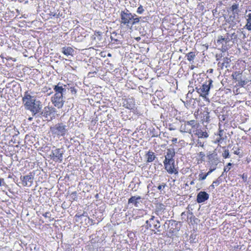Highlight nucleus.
<instances>
[{
  "label": "nucleus",
  "mask_w": 251,
  "mask_h": 251,
  "mask_svg": "<svg viewBox=\"0 0 251 251\" xmlns=\"http://www.w3.org/2000/svg\"><path fill=\"white\" fill-rule=\"evenodd\" d=\"M22 101L25 109L30 111L33 116L37 117L42 108V102L25 92L23 97Z\"/></svg>",
  "instance_id": "obj_1"
},
{
  "label": "nucleus",
  "mask_w": 251,
  "mask_h": 251,
  "mask_svg": "<svg viewBox=\"0 0 251 251\" xmlns=\"http://www.w3.org/2000/svg\"><path fill=\"white\" fill-rule=\"evenodd\" d=\"M120 18L121 24L127 27H132L133 25L139 23L141 19V17H138L135 14H132L126 8L121 12Z\"/></svg>",
  "instance_id": "obj_2"
},
{
  "label": "nucleus",
  "mask_w": 251,
  "mask_h": 251,
  "mask_svg": "<svg viewBox=\"0 0 251 251\" xmlns=\"http://www.w3.org/2000/svg\"><path fill=\"white\" fill-rule=\"evenodd\" d=\"M205 80L201 83V85L196 86L195 90L202 97H206L208 95L209 90L211 87H213V80L209 78L208 76L205 77Z\"/></svg>",
  "instance_id": "obj_3"
},
{
  "label": "nucleus",
  "mask_w": 251,
  "mask_h": 251,
  "mask_svg": "<svg viewBox=\"0 0 251 251\" xmlns=\"http://www.w3.org/2000/svg\"><path fill=\"white\" fill-rule=\"evenodd\" d=\"M56 112V109L52 106H45L39 112L37 117L43 118L46 121H50L55 117V113Z\"/></svg>",
  "instance_id": "obj_4"
},
{
  "label": "nucleus",
  "mask_w": 251,
  "mask_h": 251,
  "mask_svg": "<svg viewBox=\"0 0 251 251\" xmlns=\"http://www.w3.org/2000/svg\"><path fill=\"white\" fill-rule=\"evenodd\" d=\"M180 225L179 223L175 220H168L167 236L169 238H173L174 236H176L180 229Z\"/></svg>",
  "instance_id": "obj_5"
},
{
  "label": "nucleus",
  "mask_w": 251,
  "mask_h": 251,
  "mask_svg": "<svg viewBox=\"0 0 251 251\" xmlns=\"http://www.w3.org/2000/svg\"><path fill=\"white\" fill-rule=\"evenodd\" d=\"M66 126L62 123H58L50 127V130L52 134L57 136H64L68 130Z\"/></svg>",
  "instance_id": "obj_6"
},
{
  "label": "nucleus",
  "mask_w": 251,
  "mask_h": 251,
  "mask_svg": "<svg viewBox=\"0 0 251 251\" xmlns=\"http://www.w3.org/2000/svg\"><path fill=\"white\" fill-rule=\"evenodd\" d=\"M53 149L50 154L51 159L55 162H62L63 159V155L65 152L64 149L63 148H56L55 147Z\"/></svg>",
  "instance_id": "obj_7"
},
{
  "label": "nucleus",
  "mask_w": 251,
  "mask_h": 251,
  "mask_svg": "<svg viewBox=\"0 0 251 251\" xmlns=\"http://www.w3.org/2000/svg\"><path fill=\"white\" fill-rule=\"evenodd\" d=\"M207 158L208 159V164L212 167H216L221 162L220 158L218 157L217 152L215 150L212 152L209 151L207 153Z\"/></svg>",
  "instance_id": "obj_8"
},
{
  "label": "nucleus",
  "mask_w": 251,
  "mask_h": 251,
  "mask_svg": "<svg viewBox=\"0 0 251 251\" xmlns=\"http://www.w3.org/2000/svg\"><path fill=\"white\" fill-rule=\"evenodd\" d=\"M53 90L55 91L54 95L65 97L67 92L69 91V86L59 82L53 86Z\"/></svg>",
  "instance_id": "obj_9"
},
{
  "label": "nucleus",
  "mask_w": 251,
  "mask_h": 251,
  "mask_svg": "<svg viewBox=\"0 0 251 251\" xmlns=\"http://www.w3.org/2000/svg\"><path fill=\"white\" fill-rule=\"evenodd\" d=\"M65 97L54 95L51 99V101L53 105L58 108H61L65 101Z\"/></svg>",
  "instance_id": "obj_10"
},
{
  "label": "nucleus",
  "mask_w": 251,
  "mask_h": 251,
  "mask_svg": "<svg viewBox=\"0 0 251 251\" xmlns=\"http://www.w3.org/2000/svg\"><path fill=\"white\" fill-rule=\"evenodd\" d=\"M163 163L165 169L169 174H175L176 175L178 174V172L175 167V160H172V162H171L170 161H168V160H167V162L164 161Z\"/></svg>",
  "instance_id": "obj_11"
},
{
  "label": "nucleus",
  "mask_w": 251,
  "mask_h": 251,
  "mask_svg": "<svg viewBox=\"0 0 251 251\" xmlns=\"http://www.w3.org/2000/svg\"><path fill=\"white\" fill-rule=\"evenodd\" d=\"M238 19V15H235L231 14L227 19L225 17L226 22L229 25V28L232 29H234L237 26V24L239 22Z\"/></svg>",
  "instance_id": "obj_12"
},
{
  "label": "nucleus",
  "mask_w": 251,
  "mask_h": 251,
  "mask_svg": "<svg viewBox=\"0 0 251 251\" xmlns=\"http://www.w3.org/2000/svg\"><path fill=\"white\" fill-rule=\"evenodd\" d=\"M33 179L34 176L32 173H30L29 175L25 176H21L20 177V179L24 186H31L33 183Z\"/></svg>",
  "instance_id": "obj_13"
},
{
  "label": "nucleus",
  "mask_w": 251,
  "mask_h": 251,
  "mask_svg": "<svg viewBox=\"0 0 251 251\" xmlns=\"http://www.w3.org/2000/svg\"><path fill=\"white\" fill-rule=\"evenodd\" d=\"M197 121L196 120H190L189 121H185L184 124L181 126V128H182L185 132H190L191 131V129L190 127L196 128L197 127Z\"/></svg>",
  "instance_id": "obj_14"
},
{
  "label": "nucleus",
  "mask_w": 251,
  "mask_h": 251,
  "mask_svg": "<svg viewBox=\"0 0 251 251\" xmlns=\"http://www.w3.org/2000/svg\"><path fill=\"white\" fill-rule=\"evenodd\" d=\"M149 223H151V228L153 227L154 229H156L157 232L160 233L161 232L160 222L157 218H155L154 216H151L150 219Z\"/></svg>",
  "instance_id": "obj_15"
},
{
  "label": "nucleus",
  "mask_w": 251,
  "mask_h": 251,
  "mask_svg": "<svg viewBox=\"0 0 251 251\" xmlns=\"http://www.w3.org/2000/svg\"><path fill=\"white\" fill-rule=\"evenodd\" d=\"M209 197V194L205 191H201L197 196V202L199 203H202L207 201Z\"/></svg>",
  "instance_id": "obj_16"
},
{
  "label": "nucleus",
  "mask_w": 251,
  "mask_h": 251,
  "mask_svg": "<svg viewBox=\"0 0 251 251\" xmlns=\"http://www.w3.org/2000/svg\"><path fill=\"white\" fill-rule=\"evenodd\" d=\"M175 155V150L173 148L168 149L167 150V154L165 155V162H167V160L168 161L172 162V160H175L174 159V157Z\"/></svg>",
  "instance_id": "obj_17"
},
{
  "label": "nucleus",
  "mask_w": 251,
  "mask_h": 251,
  "mask_svg": "<svg viewBox=\"0 0 251 251\" xmlns=\"http://www.w3.org/2000/svg\"><path fill=\"white\" fill-rule=\"evenodd\" d=\"M141 199L140 196H132L130 197L128 201V204L132 203L136 207L138 206L139 203V200Z\"/></svg>",
  "instance_id": "obj_18"
},
{
  "label": "nucleus",
  "mask_w": 251,
  "mask_h": 251,
  "mask_svg": "<svg viewBox=\"0 0 251 251\" xmlns=\"http://www.w3.org/2000/svg\"><path fill=\"white\" fill-rule=\"evenodd\" d=\"M62 52L66 56L73 55L74 50L70 47H64L61 49Z\"/></svg>",
  "instance_id": "obj_19"
},
{
  "label": "nucleus",
  "mask_w": 251,
  "mask_h": 251,
  "mask_svg": "<svg viewBox=\"0 0 251 251\" xmlns=\"http://www.w3.org/2000/svg\"><path fill=\"white\" fill-rule=\"evenodd\" d=\"M166 209V206L163 203H159L156 205L155 213L157 215H161Z\"/></svg>",
  "instance_id": "obj_20"
},
{
  "label": "nucleus",
  "mask_w": 251,
  "mask_h": 251,
  "mask_svg": "<svg viewBox=\"0 0 251 251\" xmlns=\"http://www.w3.org/2000/svg\"><path fill=\"white\" fill-rule=\"evenodd\" d=\"M199 138H207L208 134L206 131H203L201 129H197L195 133Z\"/></svg>",
  "instance_id": "obj_21"
},
{
  "label": "nucleus",
  "mask_w": 251,
  "mask_h": 251,
  "mask_svg": "<svg viewBox=\"0 0 251 251\" xmlns=\"http://www.w3.org/2000/svg\"><path fill=\"white\" fill-rule=\"evenodd\" d=\"M91 38L93 40L101 41L102 39L101 32L100 31H96L94 35H93Z\"/></svg>",
  "instance_id": "obj_22"
},
{
  "label": "nucleus",
  "mask_w": 251,
  "mask_h": 251,
  "mask_svg": "<svg viewBox=\"0 0 251 251\" xmlns=\"http://www.w3.org/2000/svg\"><path fill=\"white\" fill-rule=\"evenodd\" d=\"M230 10L232 12L231 15H238L239 13L238 4H233L229 8Z\"/></svg>",
  "instance_id": "obj_23"
},
{
  "label": "nucleus",
  "mask_w": 251,
  "mask_h": 251,
  "mask_svg": "<svg viewBox=\"0 0 251 251\" xmlns=\"http://www.w3.org/2000/svg\"><path fill=\"white\" fill-rule=\"evenodd\" d=\"M146 156H147V162H152L156 158L154 153L152 151H148L146 154Z\"/></svg>",
  "instance_id": "obj_24"
},
{
  "label": "nucleus",
  "mask_w": 251,
  "mask_h": 251,
  "mask_svg": "<svg viewBox=\"0 0 251 251\" xmlns=\"http://www.w3.org/2000/svg\"><path fill=\"white\" fill-rule=\"evenodd\" d=\"M247 23L245 25V28L248 30H251V13L247 15Z\"/></svg>",
  "instance_id": "obj_25"
},
{
  "label": "nucleus",
  "mask_w": 251,
  "mask_h": 251,
  "mask_svg": "<svg viewBox=\"0 0 251 251\" xmlns=\"http://www.w3.org/2000/svg\"><path fill=\"white\" fill-rule=\"evenodd\" d=\"M222 182V178L221 177H218V178L215 181H214L212 184L209 186V188L211 189H214L215 188V186L219 185Z\"/></svg>",
  "instance_id": "obj_26"
},
{
  "label": "nucleus",
  "mask_w": 251,
  "mask_h": 251,
  "mask_svg": "<svg viewBox=\"0 0 251 251\" xmlns=\"http://www.w3.org/2000/svg\"><path fill=\"white\" fill-rule=\"evenodd\" d=\"M196 56L195 53L194 52H190L186 54V57H187V59L189 61H193L194 59Z\"/></svg>",
  "instance_id": "obj_27"
},
{
  "label": "nucleus",
  "mask_w": 251,
  "mask_h": 251,
  "mask_svg": "<svg viewBox=\"0 0 251 251\" xmlns=\"http://www.w3.org/2000/svg\"><path fill=\"white\" fill-rule=\"evenodd\" d=\"M232 76L233 79L237 81L241 77V74L240 73L239 71H236L233 73V74L232 75Z\"/></svg>",
  "instance_id": "obj_28"
},
{
  "label": "nucleus",
  "mask_w": 251,
  "mask_h": 251,
  "mask_svg": "<svg viewBox=\"0 0 251 251\" xmlns=\"http://www.w3.org/2000/svg\"><path fill=\"white\" fill-rule=\"evenodd\" d=\"M223 149H224V151L222 153V156L223 158L226 159L230 157V154L229 150L228 149H226V147H223Z\"/></svg>",
  "instance_id": "obj_29"
},
{
  "label": "nucleus",
  "mask_w": 251,
  "mask_h": 251,
  "mask_svg": "<svg viewBox=\"0 0 251 251\" xmlns=\"http://www.w3.org/2000/svg\"><path fill=\"white\" fill-rule=\"evenodd\" d=\"M238 84L237 85L240 87H244L245 85H246L247 83V81H245V80H243L242 79V77H241L239 79H238L237 81Z\"/></svg>",
  "instance_id": "obj_30"
},
{
  "label": "nucleus",
  "mask_w": 251,
  "mask_h": 251,
  "mask_svg": "<svg viewBox=\"0 0 251 251\" xmlns=\"http://www.w3.org/2000/svg\"><path fill=\"white\" fill-rule=\"evenodd\" d=\"M231 62V60L228 57H224L223 58V62L224 64L225 65L226 68H227L229 67V63Z\"/></svg>",
  "instance_id": "obj_31"
},
{
  "label": "nucleus",
  "mask_w": 251,
  "mask_h": 251,
  "mask_svg": "<svg viewBox=\"0 0 251 251\" xmlns=\"http://www.w3.org/2000/svg\"><path fill=\"white\" fill-rule=\"evenodd\" d=\"M190 220V222L192 224H198V222L199 221L198 218H197L194 215L188 219Z\"/></svg>",
  "instance_id": "obj_32"
},
{
  "label": "nucleus",
  "mask_w": 251,
  "mask_h": 251,
  "mask_svg": "<svg viewBox=\"0 0 251 251\" xmlns=\"http://www.w3.org/2000/svg\"><path fill=\"white\" fill-rule=\"evenodd\" d=\"M167 187V184L166 183L162 182L157 186V189L160 191L161 193L162 191H163L165 188Z\"/></svg>",
  "instance_id": "obj_33"
},
{
  "label": "nucleus",
  "mask_w": 251,
  "mask_h": 251,
  "mask_svg": "<svg viewBox=\"0 0 251 251\" xmlns=\"http://www.w3.org/2000/svg\"><path fill=\"white\" fill-rule=\"evenodd\" d=\"M208 176V174H203V173H201L199 175V180H203L206 179V177Z\"/></svg>",
  "instance_id": "obj_34"
},
{
  "label": "nucleus",
  "mask_w": 251,
  "mask_h": 251,
  "mask_svg": "<svg viewBox=\"0 0 251 251\" xmlns=\"http://www.w3.org/2000/svg\"><path fill=\"white\" fill-rule=\"evenodd\" d=\"M72 200L76 201L77 200V192L76 191L72 192L70 195Z\"/></svg>",
  "instance_id": "obj_35"
},
{
  "label": "nucleus",
  "mask_w": 251,
  "mask_h": 251,
  "mask_svg": "<svg viewBox=\"0 0 251 251\" xmlns=\"http://www.w3.org/2000/svg\"><path fill=\"white\" fill-rule=\"evenodd\" d=\"M225 42V38L220 35L218 37L217 43L219 44H223V42Z\"/></svg>",
  "instance_id": "obj_36"
},
{
  "label": "nucleus",
  "mask_w": 251,
  "mask_h": 251,
  "mask_svg": "<svg viewBox=\"0 0 251 251\" xmlns=\"http://www.w3.org/2000/svg\"><path fill=\"white\" fill-rule=\"evenodd\" d=\"M111 39L112 41H113V44H116V45L122 44V42L120 40L117 39H114V38L112 36H111Z\"/></svg>",
  "instance_id": "obj_37"
},
{
  "label": "nucleus",
  "mask_w": 251,
  "mask_h": 251,
  "mask_svg": "<svg viewBox=\"0 0 251 251\" xmlns=\"http://www.w3.org/2000/svg\"><path fill=\"white\" fill-rule=\"evenodd\" d=\"M144 11V9L143 8V7L140 5L137 8V13L139 14H142Z\"/></svg>",
  "instance_id": "obj_38"
},
{
  "label": "nucleus",
  "mask_w": 251,
  "mask_h": 251,
  "mask_svg": "<svg viewBox=\"0 0 251 251\" xmlns=\"http://www.w3.org/2000/svg\"><path fill=\"white\" fill-rule=\"evenodd\" d=\"M209 112L206 111V114L204 116V120L205 122L208 123L210 120Z\"/></svg>",
  "instance_id": "obj_39"
},
{
  "label": "nucleus",
  "mask_w": 251,
  "mask_h": 251,
  "mask_svg": "<svg viewBox=\"0 0 251 251\" xmlns=\"http://www.w3.org/2000/svg\"><path fill=\"white\" fill-rule=\"evenodd\" d=\"M198 155L199 157H201V161H204L205 160H204V157H205V154L204 152L201 151V152H200L198 154Z\"/></svg>",
  "instance_id": "obj_40"
},
{
  "label": "nucleus",
  "mask_w": 251,
  "mask_h": 251,
  "mask_svg": "<svg viewBox=\"0 0 251 251\" xmlns=\"http://www.w3.org/2000/svg\"><path fill=\"white\" fill-rule=\"evenodd\" d=\"M50 15L52 16L53 17H56V18H59L62 16V14H60V12H59L58 13L51 12Z\"/></svg>",
  "instance_id": "obj_41"
},
{
  "label": "nucleus",
  "mask_w": 251,
  "mask_h": 251,
  "mask_svg": "<svg viewBox=\"0 0 251 251\" xmlns=\"http://www.w3.org/2000/svg\"><path fill=\"white\" fill-rule=\"evenodd\" d=\"M241 177H242L243 181L245 182L247 181L248 179V175L246 173H244L242 175H240Z\"/></svg>",
  "instance_id": "obj_42"
},
{
  "label": "nucleus",
  "mask_w": 251,
  "mask_h": 251,
  "mask_svg": "<svg viewBox=\"0 0 251 251\" xmlns=\"http://www.w3.org/2000/svg\"><path fill=\"white\" fill-rule=\"evenodd\" d=\"M216 169V167H212L211 166H209V171L206 173V174H208V176L212 172H213L214 171H215Z\"/></svg>",
  "instance_id": "obj_43"
},
{
  "label": "nucleus",
  "mask_w": 251,
  "mask_h": 251,
  "mask_svg": "<svg viewBox=\"0 0 251 251\" xmlns=\"http://www.w3.org/2000/svg\"><path fill=\"white\" fill-rule=\"evenodd\" d=\"M69 91H71V93L73 95L76 94V93L77 92V90L75 87H71L69 88Z\"/></svg>",
  "instance_id": "obj_44"
},
{
  "label": "nucleus",
  "mask_w": 251,
  "mask_h": 251,
  "mask_svg": "<svg viewBox=\"0 0 251 251\" xmlns=\"http://www.w3.org/2000/svg\"><path fill=\"white\" fill-rule=\"evenodd\" d=\"M229 33H226V37L225 38V43L227 44L228 43L230 40H231V38H229L230 36Z\"/></svg>",
  "instance_id": "obj_45"
},
{
  "label": "nucleus",
  "mask_w": 251,
  "mask_h": 251,
  "mask_svg": "<svg viewBox=\"0 0 251 251\" xmlns=\"http://www.w3.org/2000/svg\"><path fill=\"white\" fill-rule=\"evenodd\" d=\"M231 38L232 40H236L237 38V35L235 33H233L231 34Z\"/></svg>",
  "instance_id": "obj_46"
},
{
  "label": "nucleus",
  "mask_w": 251,
  "mask_h": 251,
  "mask_svg": "<svg viewBox=\"0 0 251 251\" xmlns=\"http://www.w3.org/2000/svg\"><path fill=\"white\" fill-rule=\"evenodd\" d=\"M230 169V168H229L228 169V170H226V168L225 167L224 168V172L222 173V175L219 177H221V178H222V177L224 176V173L225 172H227L228 171H229Z\"/></svg>",
  "instance_id": "obj_47"
},
{
  "label": "nucleus",
  "mask_w": 251,
  "mask_h": 251,
  "mask_svg": "<svg viewBox=\"0 0 251 251\" xmlns=\"http://www.w3.org/2000/svg\"><path fill=\"white\" fill-rule=\"evenodd\" d=\"M126 107L127 109H131L133 108V105L132 104H130V103H127L126 104Z\"/></svg>",
  "instance_id": "obj_48"
},
{
  "label": "nucleus",
  "mask_w": 251,
  "mask_h": 251,
  "mask_svg": "<svg viewBox=\"0 0 251 251\" xmlns=\"http://www.w3.org/2000/svg\"><path fill=\"white\" fill-rule=\"evenodd\" d=\"M149 221H150V219L148 220H147L146 222V224H147V226H146L147 228H151V224H150L151 223H149Z\"/></svg>",
  "instance_id": "obj_49"
},
{
  "label": "nucleus",
  "mask_w": 251,
  "mask_h": 251,
  "mask_svg": "<svg viewBox=\"0 0 251 251\" xmlns=\"http://www.w3.org/2000/svg\"><path fill=\"white\" fill-rule=\"evenodd\" d=\"M187 219H188L190 218V217L194 216L192 212L190 211L187 212Z\"/></svg>",
  "instance_id": "obj_50"
},
{
  "label": "nucleus",
  "mask_w": 251,
  "mask_h": 251,
  "mask_svg": "<svg viewBox=\"0 0 251 251\" xmlns=\"http://www.w3.org/2000/svg\"><path fill=\"white\" fill-rule=\"evenodd\" d=\"M50 215V212H47L43 214V216L46 218H49Z\"/></svg>",
  "instance_id": "obj_51"
},
{
  "label": "nucleus",
  "mask_w": 251,
  "mask_h": 251,
  "mask_svg": "<svg viewBox=\"0 0 251 251\" xmlns=\"http://www.w3.org/2000/svg\"><path fill=\"white\" fill-rule=\"evenodd\" d=\"M218 66L221 68H223L224 66H225V65L224 64V62H219L218 63Z\"/></svg>",
  "instance_id": "obj_52"
},
{
  "label": "nucleus",
  "mask_w": 251,
  "mask_h": 251,
  "mask_svg": "<svg viewBox=\"0 0 251 251\" xmlns=\"http://www.w3.org/2000/svg\"><path fill=\"white\" fill-rule=\"evenodd\" d=\"M5 184L3 178H0V186Z\"/></svg>",
  "instance_id": "obj_53"
},
{
  "label": "nucleus",
  "mask_w": 251,
  "mask_h": 251,
  "mask_svg": "<svg viewBox=\"0 0 251 251\" xmlns=\"http://www.w3.org/2000/svg\"><path fill=\"white\" fill-rule=\"evenodd\" d=\"M161 93L160 91H156L155 93V95L157 97H160L161 99L162 98V96L160 95V93Z\"/></svg>",
  "instance_id": "obj_54"
},
{
  "label": "nucleus",
  "mask_w": 251,
  "mask_h": 251,
  "mask_svg": "<svg viewBox=\"0 0 251 251\" xmlns=\"http://www.w3.org/2000/svg\"><path fill=\"white\" fill-rule=\"evenodd\" d=\"M223 130H220V131H219V136L220 137V139L218 140V142H220L221 140H223L224 139V138H222V136L223 135Z\"/></svg>",
  "instance_id": "obj_55"
},
{
  "label": "nucleus",
  "mask_w": 251,
  "mask_h": 251,
  "mask_svg": "<svg viewBox=\"0 0 251 251\" xmlns=\"http://www.w3.org/2000/svg\"><path fill=\"white\" fill-rule=\"evenodd\" d=\"M167 226H168V221H167L165 223V224H164V225H163V226L164 229H165V230H166V228H167Z\"/></svg>",
  "instance_id": "obj_56"
},
{
  "label": "nucleus",
  "mask_w": 251,
  "mask_h": 251,
  "mask_svg": "<svg viewBox=\"0 0 251 251\" xmlns=\"http://www.w3.org/2000/svg\"><path fill=\"white\" fill-rule=\"evenodd\" d=\"M239 151V150L238 149L236 150H235L233 152L234 154H236V155H239L240 151Z\"/></svg>",
  "instance_id": "obj_57"
},
{
  "label": "nucleus",
  "mask_w": 251,
  "mask_h": 251,
  "mask_svg": "<svg viewBox=\"0 0 251 251\" xmlns=\"http://www.w3.org/2000/svg\"><path fill=\"white\" fill-rule=\"evenodd\" d=\"M197 145H198L199 146L201 147H203V143H201V142H198L197 143Z\"/></svg>",
  "instance_id": "obj_58"
},
{
  "label": "nucleus",
  "mask_w": 251,
  "mask_h": 251,
  "mask_svg": "<svg viewBox=\"0 0 251 251\" xmlns=\"http://www.w3.org/2000/svg\"><path fill=\"white\" fill-rule=\"evenodd\" d=\"M232 165V164L231 163H227V165L226 166V170H228V169L229 168V166H231Z\"/></svg>",
  "instance_id": "obj_59"
},
{
  "label": "nucleus",
  "mask_w": 251,
  "mask_h": 251,
  "mask_svg": "<svg viewBox=\"0 0 251 251\" xmlns=\"http://www.w3.org/2000/svg\"><path fill=\"white\" fill-rule=\"evenodd\" d=\"M181 216L182 217H183V216H187V212H183L181 213Z\"/></svg>",
  "instance_id": "obj_60"
},
{
  "label": "nucleus",
  "mask_w": 251,
  "mask_h": 251,
  "mask_svg": "<svg viewBox=\"0 0 251 251\" xmlns=\"http://www.w3.org/2000/svg\"><path fill=\"white\" fill-rule=\"evenodd\" d=\"M213 72V69H210L208 70V71H207V72H208L209 73H212Z\"/></svg>",
  "instance_id": "obj_61"
},
{
  "label": "nucleus",
  "mask_w": 251,
  "mask_h": 251,
  "mask_svg": "<svg viewBox=\"0 0 251 251\" xmlns=\"http://www.w3.org/2000/svg\"><path fill=\"white\" fill-rule=\"evenodd\" d=\"M81 216H82L81 215H78V214H76L75 215V217H78V218L81 217Z\"/></svg>",
  "instance_id": "obj_62"
},
{
  "label": "nucleus",
  "mask_w": 251,
  "mask_h": 251,
  "mask_svg": "<svg viewBox=\"0 0 251 251\" xmlns=\"http://www.w3.org/2000/svg\"><path fill=\"white\" fill-rule=\"evenodd\" d=\"M194 184V182L193 181H192L191 182H190V184L191 185H192V184Z\"/></svg>",
  "instance_id": "obj_63"
},
{
  "label": "nucleus",
  "mask_w": 251,
  "mask_h": 251,
  "mask_svg": "<svg viewBox=\"0 0 251 251\" xmlns=\"http://www.w3.org/2000/svg\"><path fill=\"white\" fill-rule=\"evenodd\" d=\"M81 215H82V216H85V212H84Z\"/></svg>",
  "instance_id": "obj_64"
}]
</instances>
